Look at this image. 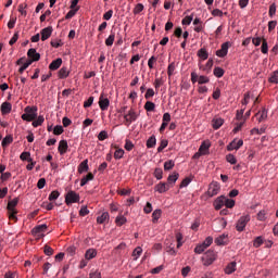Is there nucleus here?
Returning a JSON list of instances; mask_svg holds the SVG:
<instances>
[{
	"label": "nucleus",
	"mask_w": 278,
	"mask_h": 278,
	"mask_svg": "<svg viewBox=\"0 0 278 278\" xmlns=\"http://www.w3.org/2000/svg\"><path fill=\"white\" fill-rule=\"evenodd\" d=\"M225 199L226 197L225 195H220L218 197L215 202H214V207L215 210H223V206L225 205Z\"/></svg>",
	"instance_id": "obj_17"
},
{
	"label": "nucleus",
	"mask_w": 278,
	"mask_h": 278,
	"mask_svg": "<svg viewBox=\"0 0 278 278\" xmlns=\"http://www.w3.org/2000/svg\"><path fill=\"white\" fill-rule=\"evenodd\" d=\"M115 223H116L117 227H123V225H125V223H127V217L119 215L115 218Z\"/></svg>",
	"instance_id": "obj_32"
},
{
	"label": "nucleus",
	"mask_w": 278,
	"mask_h": 278,
	"mask_svg": "<svg viewBox=\"0 0 278 278\" xmlns=\"http://www.w3.org/2000/svg\"><path fill=\"white\" fill-rule=\"evenodd\" d=\"M20 159L22 160V162H33L31 153H29V152H23L20 155Z\"/></svg>",
	"instance_id": "obj_35"
},
{
	"label": "nucleus",
	"mask_w": 278,
	"mask_h": 278,
	"mask_svg": "<svg viewBox=\"0 0 278 278\" xmlns=\"http://www.w3.org/2000/svg\"><path fill=\"white\" fill-rule=\"evenodd\" d=\"M66 205H72V203H79V194L75 191H68L65 195Z\"/></svg>",
	"instance_id": "obj_6"
},
{
	"label": "nucleus",
	"mask_w": 278,
	"mask_h": 278,
	"mask_svg": "<svg viewBox=\"0 0 278 278\" xmlns=\"http://www.w3.org/2000/svg\"><path fill=\"white\" fill-rule=\"evenodd\" d=\"M269 84H278V71L271 73L270 77L268 78Z\"/></svg>",
	"instance_id": "obj_44"
},
{
	"label": "nucleus",
	"mask_w": 278,
	"mask_h": 278,
	"mask_svg": "<svg viewBox=\"0 0 278 278\" xmlns=\"http://www.w3.org/2000/svg\"><path fill=\"white\" fill-rule=\"evenodd\" d=\"M90 278H101V271L99 270H91L89 274Z\"/></svg>",
	"instance_id": "obj_64"
},
{
	"label": "nucleus",
	"mask_w": 278,
	"mask_h": 278,
	"mask_svg": "<svg viewBox=\"0 0 278 278\" xmlns=\"http://www.w3.org/2000/svg\"><path fill=\"white\" fill-rule=\"evenodd\" d=\"M60 66H62V59L59 58L50 63L49 70L58 71V68H60Z\"/></svg>",
	"instance_id": "obj_23"
},
{
	"label": "nucleus",
	"mask_w": 278,
	"mask_h": 278,
	"mask_svg": "<svg viewBox=\"0 0 278 278\" xmlns=\"http://www.w3.org/2000/svg\"><path fill=\"white\" fill-rule=\"evenodd\" d=\"M98 103L102 112H106L108 108H110V99L103 97V93L100 94Z\"/></svg>",
	"instance_id": "obj_11"
},
{
	"label": "nucleus",
	"mask_w": 278,
	"mask_h": 278,
	"mask_svg": "<svg viewBox=\"0 0 278 278\" xmlns=\"http://www.w3.org/2000/svg\"><path fill=\"white\" fill-rule=\"evenodd\" d=\"M213 75H215V77H223V75H225V70H223V67H215L213 71Z\"/></svg>",
	"instance_id": "obj_41"
},
{
	"label": "nucleus",
	"mask_w": 278,
	"mask_h": 278,
	"mask_svg": "<svg viewBox=\"0 0 278 278\" xmlns=\"http://www.w3.org/2000/svg\"><path fill=\"white\" fill-rule=\"evenodd\" d=\"M51 34H53V27L48 26L43 29H41V40L45 42V40H49L51 38Z\"/></svg>",
	"instance_id": "obj_14"
},
{
	"label": "nucleus",
	"mask_w": 278,
	"mask_h": 278,
	"mask_svg": "<svg viewBox=\"0 0 278 278\" xmlns=\"http://www.w3.org/2000/svg\"><path fill=\"white\" fill-rule=\"evenodd\" d=\"M58 151H59L60 155H64V153H66L68 151V141L61 140L59 142Z\"/></svg>",
	"instance_id": "obj_15"
},
{
	"label": "nucleus",
	"mask_w": 278,
	"mask_h": 278,
	"mask_svg": "<svg viewBox=\"0 0 278 278\" xmlns=\"http://www.w3.org/2000/svg\"><path fill=\"white\" fill-rule=\"evenodd\" d=\"M168 147V140L163 139L161 140V143L157 148V153H162V151H164V149H166Z\"/></svg>",
	"instance_id": "obj_43"
},
{
	"label": "nucleus",
	"mask_w": 278,
	"mask_h": 278,
	"mask_svg": "<svg viewBox=\"0 0 278 278\" xmlns=\"http://www.w3.org/2000/svg\"><path fill=\"white\" fill-rule=\"evenodd\" d=\"M262 244H264V239L262 237H256L254 239L253 247H255V249H260Z\"/></svg>",
	"instance_id": "obj_50"
},
{
	"label": "nucleus",
	"mask_w": 278,
	"mask_h": 278,
	"mask_svg": "<svg viewBox=\"0 0 278 278\" xmlns=\"http://www.w3.org/2000/svg\"><path fill=\"white\" fill-rule=\"evenodd\" d=\"M175 168V161L169 160L164 163V170H173Z\"/></svg>",
	"instance_id": "obj_40"
},
{
	"label": "nucleus",
	"mask_w": 278,
	"mask_h": 278,
	"mask_svg": "<svg viewBox=\"0 0 278 278\" xmlns=\"http://www.w3.org/2000/svg\"><path fill=\"white\" fill-rule=\"evenodd\" d=\"M18 205V198H14L13 200L9 201L7 210L9 212V218L11 220H17L16 218V214H18V212L16 211V207Z\"/></svg>",
	"instance_id": "obj_2"
},
{
	"label": "nucleus",
	"mask_w": 278,
	"mask_h": 278,
	"mask_svg": "<svg viewBox=\"0 0 278 278\" xmlns=\"http://www.w3.org/2000/svg\"><path fill=\"white\" fill-rule=\"evenodd\" d=\"M124 125L129 127L132 123H136L138 121V113L134 109H130L127 114H124Z\"/></svg>",
	"instance_id": "obj_3"
},
{
	"label": "nucleus",
	"mask_w": 278,
	"mask_h": 278,
	"mask_svg": "<svg viewBox=\"0 0 278 278\" xmlns=\"http://www.w3.org/2000/svg\"><path fill=\"white\" fill-rule=\"evenodd\" d=\"M89 167H88V160L83 161L79 165H78V173H88Z\"/></svg>",
	"instance_id": "obj_26"
},
{
	"label": "nucleus",
	"mask_w": 278,
	"mask_h": 278,
	"mask_svg": "<svg viewBox=\"0 0 278 278\" xmlns=\"http://www.w3.org/2000/svg\"><path fill=\"white\" fill-rule=\"evenodd\" d=\"M255 116L258 117V123H262V121H266V118H268V111L266 109H262V111H258Z\"/></svg>",
	"instance_id": "obj_22"
},
{
	"label": "nucleus",
	"mask_w": 278,
	"mask_h": 278,
	"mask_svg": "<svg viewBox=\"0 0 278 278\" xmlns=\"http://www.w3.org/2000/svg\"><path fill=\"white\" fill-rule=\"evenodd\" d=\"M177 179H179V173L174 172L172 175L167 178V184L169 188L173 186V184H176Z\"/></svg>",
	"instance_id": "obj_24"
},
{
	"label": "nucleus",
	"mask_w": 278,
	"mask_h": 278,
	"mask_svg": "<svg viewBox=\"0 0 278 278\" xmlns=\"http://www.w3.org/2000/svg\"><path fill=\"white\" fill-rule=\"evenodd\" d=\"M193 18H194L193 14L187 15L185 18H182L181 25H190L192 23Z\"/></svg>",
	"instance_id": "obj_46"
},
{
	"label": "nucleus",
	"mask_w": 278,
	"mask_h": 278,
	"mask_svg": "<svg viewBox=\"0 0 278 278\" xmlns=\"http://www.w3.org/2000/svg\"><path fill=\"white\" fill-rule=\"evenodd\" d=\"M242 144H244V141L242 139H239L238 141L233 140L227 146V149L228 151H238V149H240Z\"/></svg>",
	"instance_id": "obj_13"
},
{
	"label": "nucleus",
	"mask_w": 278,
	"mask_h": 278,
	"mask_svg": "<svg viewBox=\"0 0 278 278\" xmlns=\"http://www.w3.org/2000/svg\"><path fill=\"white\" fill-rule=\"evenodd\" d=\"M251 220V215H243L241 216L237 224H236V229L237 231H243L247 228V225L250 223Z\"/></svg>",
	"instance_id": "obj_5"
},
{
	"label": "nucleus",
	"mask_w": 278,
	"mask_h": 278,
	"mask_svg": "<svg viewBox=\"0 0 278 278\" xmlns=\"http://www.w3.org/2000/svg\"><path fill=\"white\" fill-rule=\"evenodd\" d=\"M94 179V175L92 173H89L88 175L84 176L80 180V186L84 187L88 181H92Z\"/></svg>",
	"instance_id": "obj_28"
},
{
	"label": "nucleus",
	"mask_w": 278,
	"mask_h": 278,
	"mask_svg": "<svg viewBox=\"0 0 278 278\" xmlns=\"http://www.w3.org/2000/svg\"><path fill=\"white\" fill-rule=\"evenodd\" d=\"M236 266H238V263H236V261L230 262L225 268L226 275H233V273H236Z\"/></svg>",
	"instance_id": "obj_19"
},
{
	"label": "nucleus",
	"mask_w": 278,
	"mask_h": 278,
	"mask_svg": "<svg viewBox=\"0 0 278 278\" xmlns=\"http://www.w3.org/2000/svg\"><path fill=\"white\" fill-rule=\"evenodd\" d=\"M270 18H273V16H275V14H277V4L271 3L269 5V12H268Z\"/></svg>",
	"instance_id": "obj_51"
},
{
	"label": "nucleus",
	"mask_w": 278,
	"mask_h": 278,
	"mask_svg": "<svg viewBox=\"0 0 278 278\" xmlns=\"http://www.w3.org/2000/svg\"><path fill=\"white\" fill-rule=\"evenodd\" d=\"M70 73L71 72H68V67H62L58 73L59 79H66V77H68Z\"/></svg>",
	"instance_id": "obj_27"
},
{
	"label": "nucleus",
	"mask_w": 278,
	"mask_h": 278,
	"mask_svg": "<svg viewBox=\"0 0 278 278\" xmlns=\"http://www.w3.org/2000/svg\"><path fill=\"white\" fill-rule=\"evenodd\" d=\"M161 216H162V210H155L152 213V223H157V220H160Z\"/></svg>",
	"instance_id": "obj_36"
},
{
	"label": "nucleus",
	"mask_w": 278,
	"mask_h": 278,
	"mask_svg": "<svg viewBox=\"0 0 278 278\" xmlns=\"http://www.w3.org/2000/svg\"><path fill=\"white\" fill-rule=\"evenodd\" d=\"M210 151V142L204 141L199 148L200 155H207V152Z\"/></svg>",
	"instance_id": "obj_21"
},
{
	"label": "nucleus",
	"mask_w": 278,
	"mask_h": 278,
	"mask_svg": "<svg viewBox=\"0 0 278 278\" xmlns=\"http://www.w3.org/2000/svg\"><path fill=\"white\" fill-rule=\"evenodd\" d=\"M261 51L264 54L268 53V41L265 38H263Z\"/></svg>",
	"instance_id": "obj_53"
},
{
	"label": "nucleus",
	"mask_w": 278,
	"mask_h": 278,
	"mask_svg": "<svg viewBox=\"0 0 278 278\" xmlns=\"http://www.w3.org/2000/svg\"><path fill=\"white\" fill-rule=\"evenodd\" d=\"M153 97H155V90H153V88H149L144 94V99L149 100L153 99Z\"/></svg>",
	"instance_id": "obj_52"
},
{
	"label": "nucleus",
	"mask_w": 278,
	"mask_h": 278,
	"mask_svg": "<svg viewBox=\"0 0 278 278\" xmlns=\"http://www.w3.org/2000/svg\"><path fill=\"white\" fill-rule=\"evenodd\" d=\"M225 14V16H227V12H223L220 9H215L212 11V15L213 16H219V18H222V16Z\"/></svg>",
	"instance_id": "obj_59"
},
{
	"label": "nucleus",
	"mask_w": 278,
	"mask_h": 278,
	"mask_svg": "<svg viewBox=\"0 0 278 278\" xmlns=\"http://www.w3.org/2000/svg\"><path fill=\"white\" fill-rule=\"evenodd\" d=\"M115 152H114V157L116 159V160H123V156L125 155V150H123V149H121V148H118V147H116L115 146Z\"/></svg>",
	"instance_id": "obj_30"
},
{
	"label": "nucleus",
	"mask_w": 278,
	"mask_h": 278,
	"mask_svg": "<svg viewBox=\"0 0 278 278\" xmlns=\"http://www.w3.org/2000/svg\"><path fill=\"white\" fill-rule=\"evenodd\" d=\"M1 114L5 116L7 114H10L12 112V103L10 102H3L0 106Z\"/></svg>",
	"instance_id": "obj_16"
},
{
	"label": "nucleus",
	"mask_w": 278,
	"mask_h": 278,
	"mask_svg": "<svg viewBox=\"0 0 278 278\" xmlns=\"http://www.w3.org/2000/svg\"><path fill=\"white\" fill-rule=\"evenodd\" d=\"M225 205L226 207H228L229 210H231V207H233L236 205V201L235 200H231L229 198H226L225 199Z\"/></svg>",
	"instance_id": "obj_56"
},
{
	"label": "nucleus",
	"mask_w": 278,
	"mask_h": 278,
	"mask_svg": "<svg viewBox=\"0 0 278 278\" xmlns=\"http://www.w3.org/2000/svg\"><path fill=\"white\" fill-rule=\"evenodd\" d=\"M45 231H47V225H39L33 229V236H35V238H42V236H45Z\"/></svg>",
	"instance_id": "obj_10"
},
{
	"label": "nucleus",
	"mask_w": 278,
	"mask_h": 278,
	"mask_svg": "<svg viewBox=\"0 0 278 278\" xmlns=\"http://www.w3.org/2000/svg\"><path fill=\"white\" fill-rule=\"evenodd\" d=\"M110 220V213L104 212L100 216L97 217V224L103 225V223H108Z\"/></svg>",
	"instance_id": "obj_20"
},
{
	"label": "nucleus",
	"mask_w": 278,
	"mask_h": 278,
	"mask_svg": "<svg viewBox=\"0 0 278 278\" xmlns=\"http://www.w3.org/2000/svg\"><path fill=\"white\" fill-rule=\"evenodd\" d=\"M60 198V191L54 190L49 194V201H58V199Z\"/></svg>",
	"instance_id": "obj_47"
},
{
	"label": "nucleus",
	"mask_w": 278,
	"mask_h": 278,
	"mask_svg": "<svg viewBox=\"0 0 278 278\" xmlns=\"http://www.w3.org/2000/svg\"><path fill=\"white\" fill-rule=\"evenodd\" d=\"M227 238V236L222 235L218 238L215 239V244H217L218 247L225 244V239Z\"/></svg>",
	"instance_id": "obj_55"
},
{
	"label": "nucleus",
	"mask_w": 278,
	"mask_h": 278,
	"mask_svg": "<svg viewBox=\"0 0 278 278\" xmlns=\"http://www.w3.org/2000/svg\"><path fill=\"white\" fill-rule=\"evenodd\" d=\"M155 144H157V139H155V136H151L148 140H147V148L148 149H153L155 148Z\"/></svg>",
	"instance_id": "obj_29"
},
{
	"label": "nucleus",
	"mask_w": 278,
	"mask_h": 278,
	"mask_svg": "<svg viewBox=\"0 0 278 278\" xmlns=\"http://www.w3.org/2000/svg\"><path fill=\"white\" fill-rule=\"evenodd\" d=\"M203 265L204 266H212L214 262L216 261V252L208 250L203 256H202Z\"/></svg>",
	"instance_id": "obj_4"
},
{
	"label": "nucleus",
	"mask_w": 278,
	"mask_h": 278,
	"mask_svg": "<svg viewBox=\"0 0 278 278\" xmlns=\"http://www.w3.org/2000/svg\"><path fill=\"white\" fill-rule=\"evenodd\" d=\"M108 131L105 130L100 131L98 135V140H100L101 142H103V140H108Z\"/></svg>",
	"instance_id": "obj_58"
},
{
	"label": "nucleus",
	"mask_w": 278,
	"mask_h": 278,
	"mask_svg": "<svg viewBox=\"0 0 278 278\" xmlns=\"http://www.w3.org/2000/svg\"><path fill=\"white\" fill-rule=\"evenodd\" d=\"M198 56H200L201 60H207V58H210V54L207 53V50H205V48H201L198 51Z\"/></svg>",
	"instance_id": "obj_34"
},
{
	"label": "nucleus",
	"mask_w": 278,
	"mask_h": 278,
	"mask_svg": "<svg viewBox=\"0 0 278 278\" xmlns=\"http://www.w3.org/2000/svg\"><path fill=\"white\" fill-rule=\"evenodd\" d=\"M140 255H142V248L137 247L134 251H132V257L134 260H138V257H140Z\"/></svg>",
	"instance_id": "obj_45"
},
{
	"label": "nucleus",
	"mask_w": 278,
	"mask_h": 278,
	"mask_svg": "<svg viewBox=\"0 0 278 278\" xmlns=\"http://www.w3.org/2000/svg\"><path fill=\"white\" fill-rule=\"evenodd\" d=\"M53 134H54V136H62V134H64V127L56 125L53 128Z\"/></svg>",
	"instance_id": "obj_49"
},
{
	"label": "nucleus",
	"mask_w": 278,
	"mask_h": 278,
	"mask_svg": "<svg viewBox=\"0 0 278 278\" xmlns=\"http://www.w3.org/2000/svg\"><path fill=\"white\" fill-rule=\"evenodd\" d=\"M77 12H79V7H77L76 9H71L65 15L66 21H70V18H73V16L77 14Z\"/></svg>",
	"instance_id": "obj_37"
},
{
	"label": "nucleus",
	"mask_w": 278,
	"mask_h": 278,
	"mask_svg": "<svg viewBox=\"0 0 278 278\" xmlns=\"http://www.w3.org/2000/svg\"><path fill=\"white\" fill-rule=\"evenodd\" d=\"M124 148H125L126 151H132L134 150V142H131V140H129V139H126Z\"/></svg>",
	"instance_id": "obj_57"
},
{
	"label": "nucleus",
	"mask_w": 278,
	"mask_h": 278,
	"mask_svg": "<svg viewBox=\"0 0 278 278\" xmlns=\"http://www.w3.org/2000/svg\"><path fill=\"white\" fill-rule=\"evenodd\" d=\"M229 47H231V42L226 41L222 45V48L216 51L217 58H225L227 53H229Z\"/></svg>",
	"instance_id": "obj_7"
},
{
	"label": "nucleus",
	"mask_w": 278,
	"mask_h": 278,
	"mask_svg": "<svg viewBox=\"0 0 278 278\" xmlns=\"http://www.w3.org/2000/svg\"><path fill=\"white\" fill-rule=\"evenodd\" d=\"M13 141H14V139L12 138V136L4 137L2 140L3 149H5V147H8L9 144H12Z\"/></svg>",
	"instance_id": "obj_42"
},
{
	"label": "nucleus",
	"mask_w": 278,
	"mask_h": 278,
	"mask_svg": "<svg viewBox=\"0 0 278 278\" xmlns=\"http://www.w3.org/2000/svg\"><path fill=\"white\" fill-rule=\"evenodd\" d=\"M27 8V4H20L18 5V12L21 13L22 16H27V11L25 10Z\"/></svg>",
	"instance_id": "obj_60"
},
{
	"label": "nucleus",
	"mask_w": 278,
	"mask_h": 278,
	"mask_svg": "<svg viewBox=\"0 0 278 278\" xmlns=\"http://www.w3.org/2000/svg\"><path fill=\"white\" fill-rule=\"evenodd\" d=\"M218 192H220V185L218 182H211L207 190L208 197H216Z\"/></svg>",
	"instance_id": "obj_9"
},
{
	"label": "nucleus",
	"mask_w": 278,
	"mask_h": 278,
	"mask_svg": "<svg viewBox=\"0 0 278 278\" xmlns=\"http://www.w3.org/2000/svg\"><path fill=\"white\" fill-rule=\"evenodd\" d=\"M198 84H200V85L210 84V77H207V76H199Z\"/></svg>",
	"instance_id": "obj_61"
},
{
	"label": "nucleus",
	"mask_w": 278,
	"mask_h": 278,
	"mask_svg": "<svg viewBox=\"0 0 278 278\" xmlns=\"http://www.w3.org/2000/svg\"><path fill=\"white\" fill-rule=\"evenodd\" d=\"M144 110L147 112H155V103H153L151 101L146 102Z\"/></svg>",
	"instance_id": "obj_39"
},
{
	"label": "nucleus",
	"mask_w": 278,
	"mask_h": 278,
	"mask_svg": "<svg viewBox=\"0 0 278 278\" xmlns=\"http://www.w3.org/2000/svg\"><path fill=\"white\" fill-rule=\"evenodd\" d=\"M97 257V250L94 249H89L85 253V260H94Z\"/></svg>",
	"instance_id": "obj_25"
},
{
	"label": "nucleus",
	"mask_w": 278,
	"mask_h": 278,
	"mask_svg": "<svg viewBox=\"0 0 278 278\" xmlns=\"http://www.w3.org/2000/svg\"><path fill=\"white\" fill-rule=\"evenodd\" d=\"M24 112L25 113L22 115V121L31 123V121H36V118H38V106H26Z\"/></svg>",
	"instance_id": "obj_1"
},
{
	"label": "nucleus",
	"mask_w": 278,
	"mask_h": 278,
	"mask_svg": "<svg viewBox=\"0 0 278 278\" xmlns=\"http://www.w3.org/2000/svg\"><path fill=\"white\" fill-rule=\"evenodd\" d=\"M27 58H28V62H30L31 64H34V62L40 61V53H38V52L36 51V49L30 48V49L27 51Z\"/></svg>",
	"instance_id": "obj_8"
},
{
	"label": "nucleus",
	"mask_w": 278,
	"mask_h": 278,
	"mask_svg": "<svg viewBox=\"0 0 278 278\" xmlns=\"http://www.w3.org/2000/svg\"><path fill=\"white\" fill-rule=\"evenodd\" d=\"M257 220H266V211L263 210L257 213Z\"/></svg>",
	"instance_id": "obj_63"
},
{
	"label": "nucleus",
	"mask_w": 278,
	"mask_h": 278,
	"mask_svg": "<svg viewBox=\"0 0 278 278\" xmlns=\"http://www.w3.org/2000/svg\"><path fill=\"white\" fill-rule=\"evenodd\" d=\"M163 175H164V172L162 170V168L157 167L154 169L155 179H159V180L162 179Z\"/></svg>",
	"instance_id": "obj_54"
},
{
	"label": "nucleus",
	"mask_w": 278,
	"mask_h": 278,
	"mask_svg": "<svg viewBox=\"0 0 278 278\" xmlns=\"http://www.w3.org/2000/svg\"><path fill=\"white\" fill-rule=\"evenodd\" d=\"M226 160L229 164H236L238 160H236V156L233 154L226 155Z\"/></svg>",
	"instance_id": "obj_62"
},
{
	"label": "nucleus",
	"mask_w": 278,
	"mask_h": 278,
	"mask_svg": "<svg viewBox=\"0 0 278 278\" xmlns=\"http://www.w3.org/2000/svg\"><path fill=\"white\" fill-rule=\"evenodd\" d=\"M155 191L159 192L160 194H164V192H168L170 190V185L168 182H159L154 187Z\"/></svg>",
	"instance_id": "obj_12"
},
{
	"label": "nucleus",
	"mask_w": 278,
	"mask_h": 278,
	"mask_svg": "<svg viewBox=\"0 0 278 278\" xmlns=\"http://www.w3.org/2000/svg\"><path fill=\"white\" fill-rule=\"evenodd\" d=\"M29 66H31V61L27 60L18 70V73L23 74L25 73V71H27V68H29Z\"/></svg>",
	"instance_id": "obj_48"
},
{
	"label": "nucleus",
	"mask_w": 278,
	"mask_h": 278,
	"mask_svg": "<svg viewBox=\"0 0 278 278\" xmlns=\"http://www.w3.org/2000/svg\"><path fill=\"white\" fill-rule=\"evenodd\" d=\"M115 38H116V34L111 31V35L105 39L106 47H112V45H114Z\"/></svg>",
	"instance_id": "obj_31"
},
{
	"label": "nucleus",
	"mask_w": 278,
	"mask_h": 278,
	"mask_svg": "<svg viewBox=\"0 0 278 278\" xmlns=\"http://www.w3.org/2000/svg\"><path fill=\"white\" fill-rule=\"evenodd\" d=\"M127 249V244L125 243H119L115 249H114V253L115 255H121V253H123V251H125Z\"/></svg>",
	"instance_id": "obj_33"
},
{
	"label": "nucleus",
	"mask_w": 278,
	"mask_h": 278,
	"mask_svg": "<svg viewBox=\"0 0 278 278\" xmlns=\"http://www.w3.org/2000/svg\"><path fill=\"white\" fill-rule=\"evenodd\" d=\"M224 124H225V119L220 117H215L212 119L213 129H220V127H223Z\"/></svg>",
	"instance_id": "obj_18"
},
{
	"label": "nucleus",
	"mask_w": 278,
	"mask_h": 278,
	"mask_svg": "<svg viewBox=\"0 0 278 278\" xmlns=\"http://www.w3.org/2000/svg\"><path fill=\"white\" fill-rule=\"evenodd\" d=\"M45 123V116L39 115L37 119L33 121V127H40Z\"/></svg>",
	"instance_id": "obj_38"
}]
</instances>
